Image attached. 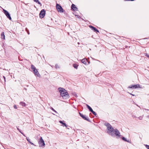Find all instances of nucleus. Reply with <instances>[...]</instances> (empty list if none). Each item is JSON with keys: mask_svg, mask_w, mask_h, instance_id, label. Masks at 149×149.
<instances>
[{"mask_svg": "<svg viewBox=\"0 0 149 149\" xmlns=\"http://www.w3.org/2000/svg\"><path fill=\"white\" fill-rule=\"evenodd\" d=\"M104 125L107 127V133L112 136H116L117 138H119L121 135L119 131L117 129H114L112 126L108 123H105Z\"/></svg>", "mask_w": 149, "mask_h": 149, "instance_id": "1", "label": "nucleus"}, {"mask_svg": "<svg viewBox=\"0 0 149 149\" xmlns=\"http://www.w3.org/2000/svg\"><path fill=\"white\" fill-rule=\"evenodd\" d=\"M58 90L61 96L63 99H66L69 98V95L66 90L61 88H59Z\"/></svg>", "mask_w": 149, "mask_h": 149, "instance_id": "2", "label": "nucleus"}, {"mask_svg": "<svg viewBox=\"0 0 149 149\" xmlns=\"http://www.w3.org/2000/svg\"><path fill=\"white\" fill-rule=\"evenodd\" d=\"M31 68L33 70V72L35 76L39 77H40V75L39 73L38 72L37 70L36 69V68L33 65H31Z\"/></svg>", "mask_w": 149, "mask_h": 149, "instance_id": "3", "label": "nucleus"}, {"mask_svg": "<svg viewBox=\"0 0 149 149\" xmlns=\"http://www.w3.org/2000/svg\"><path fill=\"white\" fill-rule=\"evenodd\" d=\"M39 146L40 147H42L45 146V144L43 140L42 137H40L38 141Z\"/></svg>", "mask_w": 149, "mask_h": 149, "instance_id": "4", "label": "nucleus"}, {"mask_svg": "<svg viewBox=\"0 0 149 149\" xmlns=\"http://www.w3.org/2000/svg\"><path fill=\"white\" fill-rule=\"evenodd\" d=\"M56 9L57 11L61 13H63V10L61 6L58 4H56Z\"/></svg>", "mask_w": 149, "mask_h": 149, "instance_id": "5", "label": "nucleus"}, {"mask_svg": "<svg viewBox=\"0 0 149 149\" xmlns=\"http://www.w3.org/2000/svg\"><path fill=\"white\" fill-rule=\"evenodd\" d=\"M79 114L80 116L82 117L84 120H86L88 122H90L91 121L89 118L86 116V115H84L82 114L80 112H79Z\"/></svg>", "mask_w": 149, "mask_h": 149, "instance_id": "6", "label": "nucleus"}, {"mask_svg": "<svg viewBox=\"0 0 149 149\" xmlns=\"http://www.w3.org/2000/svg\"><path fill=\"white\" fill-rule=\"evenodd\" d=\"M3 11L7 17L8 18L9 20H11L12 18L8 12L4 9H3Z\"/></svg>", "mask_w": 149, "mask_h": 149, "instance_id": "7", "label": "nucleus"}, {"mask_svg": "<svg viewBox=\"0 0 149 149\" xmlns=\"http://www.w3.org/2000/svg\"><path fill=\"white\" fill-rule=\"evenodd\" d=\"M45 10H42L39 14V16L40 18H43L45 15Z\"/></svg>", "mask_w": 149, "mask_h": 149, "instance_id": "8", "label": "nucleus"}, {"mask_svg": "<svg viewBox=\"0 0 149 149\" xmlns=\"http://www.w3.org/2000/svg\"><path fill=\"white\" fill-rule=\"evenodd\" d=\"M81 62L82 63L85 64L86 65H87L90 64V61H88L86 58H83L81 60Z\"/></svg>", "mask_w": 149, "mask_h": 149, "instance_id": "9", "label": "nucleus"}, {"mask_svg": "<svg viewBox=\"0 0 149 149\" xmlns=\"http://www.w3.org/2000/svg\"><path fill=\"white\" fill-rule=\"evenodd\" d=\"M140 85L137 84L135 85H131L128 86V88H137L140 87Z\"/></svg>", "mask_w": 149, "mask_h": 149, "instance_id": "10", "label": "nucleus"}, {"mask_svg": "<svg viewBox=\"0 0 149 149\" xmlns=\"http://www.w3.org/2000/svg\"><path fill=\"white\" fill-rule=\"evenodd\" d=\"M89 26L94 32H96V33H97V32H98V33L99 32V31L97 29H96L95 27H94V26H92L91 25Z\"/></svg>", "mask_w": 149, "mask_h": 149, "instance_id": "11", "label": "nucleus"}, {"mask_svg": "<svg viewBox=\"0 0 149 149\" xmlns=\"http://www.w3.org/2000/svg\"><path fill=\"white\" fill-rule=\"evenodd\" d=\"M71 8L73 10L76 11L77 10L78 8L74 4H72L71 6Z\"/></svg>", "mask_w": 149, "mask_h": 149, "instance_id": "12", "label": "nucleus"}, {"mask_svg": "<svg viewBox=\"0 0 149 149\" xmlns=\"http://www.w3.org/2000/svg\"><path fill=\"white\" fill-rule=\"evenodd\" d=\"M1 38L3 39H5V36L4 35V32H2L1 34Z\"/></svg>", "mask_w": 149, "mask_h": 149, "instance_id": "13", "label": "nucleus"}, {"mask_svg": "<svg viewBox=\"0 0 149 149\" xmlns=\"http://www.w3.org/2000/svg\"><path fill=\"white\" fill-rule=\"evenodd\" d=\"M26 140L28 141L29 143L31 144L32 145H34L33 143L31 142V141H30L31 140H30V139H29L28 137H26Z\"/></svg>", "mask_w": 149, "mask_h": 149, "instance_id": "14", "label": "nucleus"}, {"mask_svg": "<svg viewBox=\"0 0 149 149\" xmlns=\"http://www.w3.org/2000/svg\"><path fill=\"white\" fill-rule=\"evenodd\" d=\"M86 106L87 108L89 109V111L91 112L93 110V109H92V108L88 104H86Z\"/></svg>", "mask_w": 149, "mask_h": 149, "instance_id": "15", "label": "nucleus"}, {"mask_svg": "<svg viewBox=\"0 0 149 149\" xmlns=\"http://www.w3.org/2000/svg\"><path fill=\"white\" fill-rule=\"evenodd\" d=\"M34 2L38 3V4L40 5L41 6L42 5L41 3L38 0H33Z\"/></svg>", "mask_w": 149, "mask_h": 149, "instance_id": "16", "label": "nucleus"}, {"mask_svg": "<svg viewBox=\"0 0 149 149\" xmlns=\"http://www.w3.org/2000/svg\"><path fill=\"white\" fill-rule=\"evenodd\" d=\"M19 104L21 105L23 107H25L26 106V104L25 102H21Z\"/></svg>", "mask_w": 149, "mask_h": 149, "instance_id": "17", "label": "nucleus"}, {"mask_svg": "<svg viewBox=\"0 0 149 149\" xmlns=\"http://www.w3.org/2000/svg\"><path fill=\"white\" fill-rule=\"evenodd\" d=\"M59 122L62 124L63 125H63V126H65V127H67V125L66 124V123H64L61 120V121H59Z\"/></svg>", "mask_w": 149, "mask_h": 149, "instance_id": "18", "label": "nucleus"}, {"mask_svg": "<svg viewBox=\"0 0 149 149\" xmlns=\"http://www.w3.org/2000/svg\"><path fill=\"white\" fill-rule=\"evenodd\" d=\"M73 67H74V68L77 69L78 68V65L77 64H73Z\"/></svg>", "mask_w": 149, "mask_h": 149, "instance_id": "19", "label": "nucleus"}, {"mask_svg": "<svg viewBox=\"0 0 149 149\" xmlns=\"http://www.w3.org/2000/svg\"><path fill=\"white\" fill-rule=\"evenodd\" d=\"M91 112L93 113V114L95 116L97 115V113H96L95 111H94L93 110Z\"/></svg>", "mask_w": 149, "mask_h": 149, "instance_id": "20", "label": "nucleus"}, {"mask_svg": "<svg viewBox=\"0 0 149 149\" xmlns=\"http://www.w3.org/2000/svg\"><path fill=\"white\" fill-rule=\"evenodd\" d=\"M55 68H60L59 66L57 64H56L55 65Z\"/></svg>", "mask_w": 149, "mask_h": 149, "instance_id": "21", "label": "nucleus"}, {"mask_svg": "<svg viewBox=\"0 0 149 149\" xmlns=\"http://www.w3.org/2000/svg\"><path fill=\"white\" fill-rule=\"evenodd\" d=\"M122 139L123 141H127V139L124 137H123L122 138Z\"/></svg>", "mask_w": 149, "mask_h": 149, "instance_id": "22", "label": "nucleus"}, {"mask_svg": "<svg viewBox=\"0 0 149 149\" xmlns=\"http://www.w3.org/2000/svg\"><path fill=\"white\" fill-rule=\"evenodd\" d=\"M52 111L55 112L56 113H57V112L52 107H51V109Z\"/></svg>", "mask_w": 149, "mask_h": 149, "instance_id": "23", "label": "nucleus"}, {"mask_svg": "<svg viewBox=\"0 0 149 149\" xmlns=\"http://www.w3.org/2000/svg\"><path fill=\"white\" fill-rule=\"evenodd\" d=\"M145 146L146 147L147 149H149V145H145Z\"/></svg>", "mask_w": 149, "mask_h": 149, "instance_id": "24", "label": "nucleus"}, {"mask_svg": "<svg viewBox=\"0 0 149 149\" xmlns=\"http://www.w3.org/2000/svg\"><path fill=\"white\" fill-rule=\"evenodd\" d=\"M138 118H139V119L140 120H141L142 119H143V117L142 116H140L139 117H138Z\"/></svg>", "mask_w": 149, "mask_h": 149, "instance_id": "25", "label": "nucleus"}, {"mask_svg": "<svg viewBox=\"0 0 149 149\" xmlns=\"http://www.w3.org/2000/svg\"><path fill=\"white\" fill-rule=\"evenodd\" d=\"M26 31H27V33H28V34L29 35L30 34V33L29 31L28 30L27 31V29L26 28Z\"/></svg>", "mask_w": 149, "mask_h": 149, "instance_id": "26", "label": "nucleus"}, {"mask_svg": "<svg viewBox=\"0 0 149 149\" xmlns=\"http://www.w3.org/2000/svg\"><path fill=\"white\" fill-rule=\"evenodd\" d=\"M145 56H146L148 58H149V55H148L147 53L145 54Z\"/></svg>", "mask_w": 149, "mask_h": 149, "instance_id": "27", "label": "nucleus"}, {"mask_svg": "<svg viewBox=\"0 0 149 149\" xmlns=\"http://www.w3.org/2000/svg\"><path fill=\"white\" fill-rule=\"evenodd\" d=\"M17 130L19 131V132L20 133L21 132V131L20 130L18 127H17Z\"/></svg>", "mask_w": 149, "mask_h": 149, "instance_id": "28", "label": "nucleus"}, {"mask_svg": "<svg viewBox=\"0 0 149 149\" xmlns=\"http://www.w3.org/2000/svg\"><path fill=\"white\" fill-rule=\"evenodd\" d=\"M14 108L15 109H17V107L16 105H14Z\"/></svg>", "mask_w": 149, "mask_h": 149, "instance_id": "29", "label": "nucleus"}, {"mask_svg": "<svg viewBox=\"0 0 149 149\" xmlns=\"http://www.w3.org/2000/svg\"><path fill=\"white\" fill-rule=\"evenodd\" d=\"M126 142H128V143H131V141H130L129 140H127V141H126Z\"/></svg>", "mask_w": 149, "mask_h": 149, "instance_id": "30", "label": "nucleus"}, {"mask_svg": "<svg viewBox=\"0 0 149 149\" xmlns=\"http://www.w3.org/2000/svg\"><path fill=\"white\" fill-rule=\"evenodd\" d=\"M126 142H128V143H131V141H130L129 140H127V141H126Z\"/></svg>", "mask_w": 149, "mask_h": 149, "instance_id": "31", "label": "nucleus"}, {"mask_svg": "<svg viewBox=\"0 0 149 149\" xmlns=\"http://www.w3.org/2000/svg\"><path fill=\"white\" fill-rule=\"evenodd\" d=\"M128 93L129 94H130V95H132V96H135V95H134L133 94H132V93H129V92H128Z\"/></svg>", "mask_w": 149, "mask_h": 149, "instance_id": "32", "label": "nucleus"}, {"mask_svg": "<svg viewBox=\"0 0 149 149\" xmlns=\"http://www.w3.org/2000/svg\"><path fill=\"white\" fill-rule=\"evenodd\" d=\"M20 133H21L23 136H26L22 132H20Z\"/></svg>", "mask_w": 149, "mask_h": 149, "instance_id": "33", "label": "nucleus"}, {"mask_svg": "<svg viewBox=\"0 0 149 149\" xmlns=\"http://www.w3.org/2000/svg\"><path fill=\"white\" fill-rule=\"evenodd\" d=\"M3 77L4 79V81H5V77L4 76H3Z\"/></svg>", "mask_w": 149, "mask_h": 149, "instance_id": "34", "label": "nucleus"}, {"mask_svg": "<svg viewBox=\"0 0 149 149\" xmlns=\"http://www.w3.org/2000/svg\"><path fill=\"white\" fill-rule=\"evenodd\" d=\"M147 117L148 118H149V116H147Z\"/></svg>", "mask_w": 149, "mask_h": 149, "instance_id": "35", "label": "nucleus"}, {"mask_svg": "<svg viewBox=\"0 0 149 149\" xmlns=\"http://www.w3.org/2000/svg\"><path fill=\"white\" fill-rule=\"evenodd\" d=\"M144 109V110H148V109Z\"/></svg>", "mask_w": 149, "mask_h": 149, "instance_id": "36", "label": "nucleus"}, {"mask_svg": "<svg viewBox=\"0 0 149 149\" xmlns=\"http://www.w3.org/2000/svg\"><path fill=\"white\" fill-rule=\"evenodd\" d=\"M24 89H25V90H26V88H24Z\"/></svg>", "mask_w": 149, "mask_h": 149, "instance_id": "37", "label": "nucleus"}, {"mask_svg": "<svg viewBox=\"0 0 149 149\" xmlns=\"http://www.w3.org/2000/svg\"><path fill=\"white\" fill-rule=\"evenodd\" d=\"M80 44V43H79V42H78V44Z\"/></svg>", "mask_w": 149, "mask_h": 149, "instance_id": "38", "label": "nucleus"}]
</instances>
